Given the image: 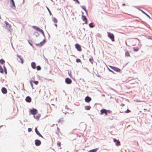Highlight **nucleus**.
<instances>
[{
    "label": "nucleus",
    "instance_id": "nucleus-1",
    "mask_svg": "<svg viewBox=\"0 0 152 152\" xmlns=\"http://www.w3.org/2000/svg\"><path fill=\"white\" fill-rule=\"evenodd\" d=\"M108 37L111 39L113 42L115 41L114 36V34L110 32H107Z\"/></svg>",
    "mask_w": 152,
    "mask_h": 152
},
{
    "label": "nucleus",
    "instance_id": "nucleus-2",
    "mask_svg": "<svg viewBox=\"0 0 152 152\" xmlns=\"http://www.w3.org/2000/svg\"><path fill=\"white\" fill-rule=\"evenodd\" d=\"M101 114L102 115L104 113L106 115H107V113H111V111L110 110H106V109H103L101 110L100 111Z\"/></svg>",
    "mask_w": 152,
    "mask_h": 152
},
{
    "label": "nucleus",
    "instance_id": "nucleus-3",
    "mask_svg": "<svg viewBox=\"0 0 152 152\" xmlns=\"http://www.w3.org/2000/svg\"><path fill=\"white\" fill-rule=\"evenodd\" d=\"M5 24H6V27L7 29H8L11 32L12 30V29H11V26L10 24L8 23L7 22H4Z\"/></svg>",
    "mask_w": 152,
    "mask_h": 152
},
{
    "label": "nucleus",
    "instance_id": "nucleus-4",
    "mask_svg": "<svg viewBox=\"0 0 152 152\" xmlns=\"http://www.w3.org/2000/svg\"><path fill=\"white\" fill-rule=\"evenodd\" d=\"M33 28H34V29L36 30L37 31H38L42 33L43 34H44V32L43 31V30H42L41 29H40L37 26H33Z\"/></svg>",
    "mask_w": 152,
    "mask_h": 152
},
{
    "label": "nucleus",
    "instance_id": "nucleus-5",
    "mask_svg": "<svg viewBox=\"0 0 152 152\" xmlns=\"http://www.w3.org/2000/svg\"><path fill=\"white\" fill-rule=\"evenodd\" d=\"M109 66L112 69H113L115 71L118 72H120L121 71L120 69L118 68H117L116 67H115V66Z\"/></svg>",
    "mask_w": 152,
    "mask_h": 152
},
{
    "label": "nucleus",
    "instance_id": "nucleus-6",
    "mask_svg": "<svg viewBox=\"0 0 152 152\" xmlns=\"http://www.w3.org/2000/svg\"><path fill=\"white\" fill-rule=\"evenodd\" d=\"M30 113L31 114L34 115L37 113V110L35 109H33L31 110Z\"/></svg>",
    "mask_w": 152,
    "mask_h": 152
},
{
    "label": "nucleus",
    "instance_id": "nucleus-7",
    "mask_svg": "<svg viewBox=\"0 0 152 152\" xmlns=\"http://www.w3.org/2000/svg\"><path fill=\"white\" fill-rule=\"evenodd\" d=\"M113 141L115 143L116 145L118 146L121 145L120 142L118 140H117L115 139H113Z\"/></svg>",
    "mask_w": 152,
    "mask_h": 152
},
{
    "label": "nucleus",
    "instance_id": "nucleus-8",
    "mask_svg": "<svg viewBox=\"0 0 152 152\" xmlns=\"http://www.w3.org/2000/svg\"><path fill=\"white\" fill-rule=\"evenodd\" d=\"M35 143L36 146H38L41 145V142L38 140H35Z\"/></svg>",
    "mask_w": 152,
    "mask_h": 152
},
{
    "label": "nucleus",
    "instance_id": "nucleus-9",
    "mask_svg": "<svg viewBox=\"0 0 152 152\" xmlns=\"http://www.w3.org/2000/svg\"><path fill=\"white\" fill-rule=\"evenodd\" d=\"M75 46L77 49L79 51H80L81 50V48L80 45L78 44H76Z\"/></svg>",
    "mask_w": 152,
    "mask_h": 152
},
{
    "label": "nucleus",
    "instance_id": "nucleus-10",
    "mask_svg": "<svg viewBox=\"0 0 152 152\" xmlns=\"http://www.w3.org/2000/svg\"><path fill=\"white\" fill-rule=\"evenodd\" d=\"M65 82L67 84H71L72 82V80L69 78H67L65 79Z\"/></svg>",
    "mask_w": 152,
    "mask_h": 152
},
{
    "label": "nucleus",
    "instance_id": "nucleus-11",
    "mask_svg": "<svg viewBox=\"0 0 152 152\" xmlns=\"http://www.w3.org/2000/svg\"><path fill=\"white\" fill-rule=\"evenodd\" d=\"M91 100V98L89 96H87L85 99V100L86 102H89Z\"/></svg>",
    "mask_w": 152,
    "mask_h": 152
},
{
    "label": "nucleus",
    "instance_id": "nucleus-12",
    "mask_svg": "<svg viewBox=\"0 0 152 152\" xmlns=\"http://www.w3.org/2000/svg\"><path fill=\"white\" fill-rule=\"evenodd\" d=\"M25 100L28 102H30L31 101V99L30 97L28 96L26 97Z\"/></svg>",
    "mask_w": 152,
    "mask_h": 152
},
{
    "label": "nucleus",
    "instance_id": "nucleus-13",
    "mask_svg": "<svg viewBox=\"0 0 152 152\" xmlns=\"http://www.w3.org/2000/svg\"><path fill=\"white\" fill-rule=\"evenodd\" d=\"M35 132L40 137L43 138V136H42V135L39 133V132L38 131L37 128V127H36L35 129Z\"/></svg>",
    "mask_w": 152,
    "mask_h": 152
},
{
    "label": "nucleus",
    "instance_id": "nucleus-14",
    "mask_svg": "<svg viewBox=\"0 0 152 152\" xmlns=\"http://www.w3.org/2000/svg\"><path fill=\"white\" fill-rule=\"evenodd\" d=\"M82 20L84 21L85 23V24H87V19L86 17L82 15Z\"/></svg>",
    "mask_w": 152,
    "mask_h": 152
},
{
    "label": "nucleus",
    "instance_id": "nucleus-15",
    "mask_svg": "<svg viewBox=\"0 0 152 152\" xmlns=\"http://www.w3.org/2000/svg\"><path fill=\"white\" fill-rule=\"evenodd\" d=\"M2 92L4 94H6L7 92L6 89L5 88H3L1 89Z\"/></svg>",
    "mask_w": 152,
    "mask_h": 152
},
{
    "label": "nucleus",
    "instance_id": "nucleus-16",
    "mask_svg": "<svg viewBox=\"0 0 152 152\" xmlns=\"http://www.w3.org/2000/svg\"><path fill=\"white\" fill-rule=\"evenodd\" d=\"M45 42V40H43V41L41 42L40 43L37 44V46H40L43 45Z\"/></svg>",
    "mask_w": 152,
    "mask_h": 152
},
{
    "label": "nucleus",
    "instance_id": "nucleus-17",
    "mask_svg": "<svg viewBox=\"0 0 152 152\" xmlns=\"http://www.w3.org/2000/svg\"><path fill=\"white\" fill-rule=\"evenodd\" d=\"M31 66L33 69H35L36 68L35 63L34 62H32L31 63Z\"/></svg>",
    "mask_w": 152,
    "mask_h": 152
},
{
    "label": "nucleus",
    "instance_id": "nucleus-18",
    "mask_svg": "<svg viewBox=\"0 0 152 152\" xmlns=\"http://www.w3.org/2000/svg\"><path fill=\"white\" fill-rule=\"evenodd\" d=\"M17 57H18L20 58V60L21 61V64H23V58H22L21 56H20V55H17Z\"/></svg>",
    "mask_w": 152,
    "mask_h": 152
},
{
    "label": "nucleus",
    "instance_id": "nucleus-19",
    "mask_svg": "<svg viewBox=\"0 0 152 152\" xmlns=\"http://www.w3.org/2000/svg\"><path fill=\"white\" fill-rule=\"evenodd\" d=\"M11 7L13 8H15V3L14 1H13L11 3Z\"/></svg>",
    "mask_w": 152,
    "mask_h": 152
},
{
    "label": "nucleus",
    "instance_id": "nucleus-20",
    "mask_svg": "<svg viewBox=\"0 0 152 152\" xmlns=\"http://www.w3.org/2000/svg\"><path fill=\"white\" fill-rule=\"evenodd\" d=\"M98 150V148H96L93 150H91L88 152H96Z\"/></svg>",
    "mask_w": 152,
    "mask_h": 152
},
{
    "label": "nucleus",
    "instance_id": "nucleus-21",
    "mask_svg": "<svg viewBox=\"0 0 152 152\" xmlns=\"http://www.w3.org/2000/svg\"><path fill=\"white\" fill-rule=\"evenodd\" d=\"M91 108V107L89 106H86L85 107V109L87 110H89Z\"/></svg>",
    "mask_w": 152,
    "mask_h": 152
},
{
    "label": "nucleus",
    "instance_id": "nucleus-22",
    "mask_svg": "<svg viewBox=\"0 0 152 152\" xmlns=\"http://www.w3.org/2000/svg\"><path fill=\"white\" fill-rule=\"evenodd\" d=\"M89 61L91 63V64H93L94 63V60L93 58H90L89 59Z\"/></svg>",
    "mask_w": 152,
    "mask_h": 152
},
{
    "label": "nucleus",
    "instance_id": "nucleus-23",
    "mask_svg": "<svg viewBox=\"0 0 152 152\" xmlns=\"http://www.w3.org/2000/svg\"><path fill=\"white\" fill-rule=\"evenodd\" d=\"M133 50L135 51H138L139 49V48L137 47H134L133 48Z\"/></svg>",
    "mask_w": 152,
    "mask_h": 152
},
{
    "label": "nucleus",
    "instance_id": "nucleus-24",
    "mask_svg": "<svg viewBox=\"0 0 152 152\" xmlns=\"http://www.w3.org/2000/svg\"><path fill=\"white\" fill-rule=\"evenodd\" d=\"M125 56H127V57L129 56L130 54L128 51H127L125 53Z\"/></svg>",
    "mask_w": 152,
    "mask_h": 152
},
{
    "label": "nucleus",
    "instance_id": "nucleus-25",
    "mask_svg": "<svg viewBox=\"0 0 152 152\" xmlns=\"http://www.w3.org/2000/svg\"><path fill=\"white\" fill-rule=\"evenodd\" d=\"M93 23H91L89 24V26L91 28H93L94 26L93 25Z\"/></svg>",
    "mask_w": 152,
    "mask_h": 152
},
{
    "label": "nucleus",
    "instance_id": "nucleus-26",
    "mask_svg": "<svg viewBox=\"0 0 152 152\" xmlns=\"http://www.w3.org/2000/svg\"><path fill=\"white\" fill-rule=\"evenodd\" d=\"M0 72L2 73H3V69L1 66H0Z\"/></svg>",
    "mask_w": 152,
    "mask_h": 152
},
{
    "label": "nucleus",
    "instance_id": "nucleus-27",
    "mask_svg": "<svg viewBox=\"0 0 152 152\" xmlns=\"http://www.w3.org/2000/svg\"><path fill=\"white\" fill-rule=\"evenodd\" d=\"M53 21L55 23H57L58 21L57 19L55 18H53Z\"/></svg>",
    "mask_w": 152,
    "mask_h": 152
},
{
    "label": "nucleus",
    "instance_id": "nucleus-28",
    "mask_svg": "<svg viewBox=\"0 0 152 152\" xmlns=\"http://www.w3.org/2000/svg\"><path fill=\"white\" fill-rule=\"evenodd\" d=\"M4 62H5V61L3 59H1L0 60V63L1 64H3L4 63Z\"/></svg>",
    "mask_w": 152,
    "mask_h": 152
},
{
    "label": "nucleus",
    "instance_id": "nucleus-29",
    "mask_svg": "<svg viewBox=\"0 0 152 152\" xmlns=\"http://www.w3.org/2000/svg\"><path fill=\"white\" fill-rule=\"evenodd\" d=\"M37 70H40L41 69V67L39 66H38L37 67Z\"/></svg>",
    "mask_w": 152,
    "mask_h": 152
},
{
    "label": "nucleus",
    "instance_id": "nucleus-30",
    "mask_svg": "<svg viewBox=\"0 0 152 152\" xmlns=\"http://www.w3.org/2000/svg\"><path fill=\"white\" fill-rule=\"evenodd\" d=\"M131 112L130 110L129 109H127L126 111H125V113H128Z\"/></svg>",
    "mask_w": 152,
    "mask_h": 152
},
{
    "label": "nucleus",
    "instance_id": "nucleus-31",
    "mask_svg": "<svg viewBox=\"0 0 152 152\" xmlns=\"http://www.w3.org/2000/svg\"><path fill=\"white\" fill-rule=\"evenodd\" d=\"M57 145L58 147H60L61 145V143L60 142H58Z\"/></svg>",
    "mask_w": 152,
    "mask_h": 152
},
{
    "label": "nucleus",
    "instance_id": "nucleus-32",
    "mask_svg": "<svg viewBox=\"0 0 152 152\" xmlns=\"http://www.w3.org/2000/svg\"><path fill=\"white\" fill-rule=\"evenodd\" d=\"M40 114L38 115H37L36 118H37L38 119H39V118H40Z\"/></svg>",
    "mask_w": 152,
    "mask_h": 152
},
{
    "label": "nucleus",
    "instance_id": "nucleus-33",
    "mask_svg": "<svg viewBox=\"0 0 152 152\" xmlns=\"http://www.w3.org/2000/svg\"><path fill=\"white\" fill-rule=\"evenodd\" d=\"M32 82L34 83L36 85H37L39 82L38 81H32Z\"/></svg>",
    "mask_w": 152,
    "mask_h": 152
},
{
    "label": "nucleus",
    "instance_id": "nucleus-34",
    "mask_svg": "<svg viewBox=\"0 0 152 152\" xmlns=\"http://www.w3.org/2000/svg\"><path fill=\"white\" fill-rule=\"evenodd\" d=\"M141 11L142 12L144 13L146 15H147L148 17H149V16L148 15H147L146 13L145 12H144L142 10H141Z\"/></svg>",
    "mask_w": 152,
    "mask_h": 152
},
{
    "label": "nucleus",
    "instance_id": "nucleus-35",
    "mask_svg": "<svg viewBox=\"0 0 152 152\" xmlns=\"http://www.w3.org/2000/svg\"><path fill=\"white\" fill-rule=\"evenodd\" d=\"M76 61L78 63L80 62L81 61V60L80 59L77 58L76 60Z\"/></svg>",
    "mask_w": 152,
    "mask_h": 152
},
{
    "label": "nucleus",
    "instance_id": "nucleus-36",
    "mask_svg": "<svg viewBox=\"0 0 152 152\" xmlns=\"http://www.w3.org/2000/svg\"><path fill=\"white\" fill-rule=\"evenodd\" d=\"M82 8L85 10V11L86 12H87V10H86V9L85 8V7L84 6H82Z\"/></svg>",
    "mask_w": 152,
    "mask_h": 152
},
{
    "label": "nucleus",
    "instance_id": "nucleus-37",
    "mask_svg": "<svg viewBox=\"0 0 152 152\" xmlns=\"http://www.w3.org/2000/svg\"><path fill=\"white\" fill-rule=\"evenodd\" d=\"M32 81H31L30 82V84L31 85V87L33 89V88H33V84L32 83Z\"/></svg>",
    "mask_w": 152,
    "mask_h": 152
},
{
    "label": "nucleus",
    "instance_id": "nucleus-38",
    "mask_svg": "<svg viewBox=\"0 0 152 152\" xmlns=\"http://www.w3.org/2000/svg\"><path fill=\"white\" fill-rule=\"evenodd\" d=\"M4 69L5 70V73L6 74H7V72L6 69V67L5 66H4Z\"/></svg>",
    "mask_w": 152,
    "mask_h": 152
},
{
    "label": "nucleus",
    "instance_id": "nucleus-39",
    "mask_svg": "<svg viewBox=\"0 0 152 152\" xmlns=\"http://www.w3.org/2000/svg\"><path fill=\"white\" fill-rule=\"evenodd\" d=\"M73 1L76 2H77V3L78 4H79L80 3V2H79V1H78V0H73Z\"/></svg>",
    "mask_w": 152,
    "mask_h": 152
},
{
    "label": "nucleus",
    "instance_id": "nucleus-40",
    "mask_svg": "<svg viewBox=\"0 0 152 152\" xmlns=\"http://www.w3.org/2000/svg\"><path fill=\"white\" fill-rule=\"evenodd\" d=\"M28 131L29 132H30L31 131V129L30 128H29L28 129Z\"/></svg>",
    "mask_w": 152,
    "mask_h": 152
},
{
    "label": "nucleus",
    "instance_id": "nucleus-41",
    "mask_svg": "<svg viewBox=\"0 0 152 152\" xmlns=\"http://www.w3.org/2000/svg\"><path fill=\"white\" fill-rule=\"evenodd\" d=\"M109 69V70L110 72H112V73H114V72H113V71H112V70H111L110 69Z\"/></svg>",
    "mask_w": 152,
    "mask_h": 152
},
{
    "label": "nucleus",
    "instance_id": "nucleus-42",
    "mask_svg": "<svg viewBox=\"0 0 152 152\" xmlns=\"http://www.w3.org/2000/svg\"><path fill=\"white\" fill-rule=\"evenodd\" d=\"M47 9L48 10L49 12L50 13H51V12H50V10L49 9V8L48 7H47Z\"/></svg>",
    "mask_w": 152,
    "mask_h": 152
},
{
    "label": "nucleus",
    "instance_id": "nucleus-43",
    "mask_svg": "<svg viewBox=\"0 0 152 152\" xmlns=\"http://www.w3.org/2000/svg\"><path fill=\"white\" fill-rule=\"evenodd\" d=\"M121 106H124V104H121Z\"/></svg>",
    "mask_w": 152,
    "mask_h": 152
},
{
    "label": "nucleus",
    "instance_id": "nucleus-44",
    "mask_svg": "<svg viewBox=\"0 0 152 152\" xmlns=\"http://www.w3.org/2000/svg\"><path fill=\"white\" fill-rule=\"evenodd\" d=\"M13 1H14L13 0H11L10 3L12 2Z\"/></svg>",
    "mask_w": 152,
    "mask_h": 152
},
{
    "label": "nucleus",
    "instance_id": "nucleus-45",
    "mask_svg": "<svg viewBox=\"0 0 152 152\" xmlns=\"http://www.w3.org/2000/svg\"><path fill=\"white\" fill-rule=\"evenodd\" d=\"M122 5L124 6V5H125V4H122Z\"/></svg>",
    "mask_w": 152,
    "mask_h": 152
},
{
    "label": "nucleus",
    "instance_id": "nucleus-46",
    "mask_svg": "<svg viewBox=\"0 0 152 152\" xmlns=\"http://www.w3.org/2000/svg\"><path fill=\"white\" fill-rule=\"evenodd\" d=\"M57 129L58 130L59 129V128L58 127H57Z\"/></svg>",
    "mask_w": 152,
    "mask_h": 152
},
{
    "label": "nucleus",
    "instance_id": "nucleus-47",
    "mask_svg": "<svg viewBox=\"0 0 152 152\" xmlns=\"http://www.w3.org/2000/svg\"><path fill=\"white\" fill-rule=\"evenodd\" d=\"M55 26H57V25L55 24Z\"/></svg>",
    "mask_w": 152,
    "mask_h": 152
}]
</instances>
